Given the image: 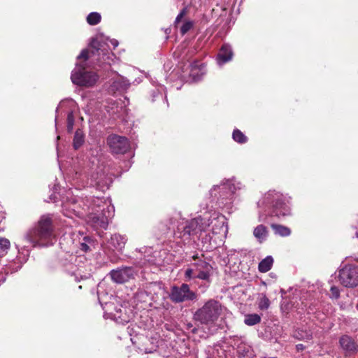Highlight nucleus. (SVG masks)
<instances>
[{"label":"nucleus","mask_w":358,"mask_h":358,"mask_svg":"<svg viewBox=\"0 0 358 358\" xmlns=\"http://www.w3.org/2000/svg\"><path fill=\"white\" fill-rule=\"evenodd\" d=\"M195 273H196V271H195L194 268H187V270L185 271V275H184L185 280L189 281L192 278H196L195 275L196 274H195Z\"/></svg>","instance_id":"28"},{"label":"nucleus","mask_w":358,"mask_h":358,"mask_svg":"<svg viewBox=\"0 0 358 358\" xmlns=\"http://www.w3.org/2000/svg\"><path fill=\"white\" fill-rule=\"evenodd\" d=\"M136 275L135 270L132 267H122L113 270L110 273L113 281L116 283H124L130 279H134Z\"/></svg>","instance_id":"9"},{"label":"nucleus","mask_w":358,"mask_h":358,"mask_svg":"<svg viewBox=\"0 0 358 358\" xmlns=\"http://www.w3.org/2000/svg\"><path fill=\"white\" fill-rule=\"evenodd\" d=\"M87 222L94 227L106 229L108 220L103 213H90L87 216Z\"/></svg>","instance_id":"13"},{"label":"nucleus","mask_w":358,"mask_h":358,"mask_svg":"<svg viewBox=\"0 0 358 358\" xmlns=\"http://www.w3.org/2000/svg\"><path fill=\"white\" fill-rule=\"evenodd\" d=\"M267 234V228L263 224H259L257 227H256L253 231L254 236L260 241H262V239H264L266 238Z\"/></svg>","instance_id":"19"},{"label":"nucleus","mask_w":358,"mask_h":358,"mask_svg":"<svg viewBox=\"0 0 358 358\" xmlns=\"http://www.w3.org/2000/svg\"><path fill=\"white\" fill-rule=\"evenodd\" d=\"M261 316L257 313L248 314L245 316L244 322L248 326H253L260 323Z\"/></svg>","instance_id":"18"},{"label":"nucleus","mask_w":358,"mask_h":358,"mask_svg":"<svg viewBox=\"0 0 358 358\" xmlns=\"http://www.w3.org/2000/svg\"><path fill=\"white\" fill-rule=\"evenodd\" d=\"M294 337L298 338L299 340H307L309 341L312 339L311 334L303 331L302 330H297L294 333Z\"/></svg>","instance_id":"25"},{"label":"nucleus","mask_w":358,"mask_h":358,"mask_svg":"<svg viewBox=\"0 0 358 358\" xmlns=\"http://www.w3.org/2000/svg\"><path fill=\"white\" fill-rule=\"evenodd\" d=\"M71 78L77 85L92 87L96 83L99 77L96 73L86 71L84 65L79 64L72 72Z\"/></svg>","instance_id":"6"},{"label":"nucleus","mask_w":358,"mask_h":358,"mask_svg":"<svg viewBox=\"0 0 358 358\" xmlns=\"http://www.w3.org/2000/svg\"><path fill=\"white\" fill-rule=\"evenodd\" d=\"M126 238L120 234H113L110 241L111 245L117 250H122L126 244Z\"/></svg>","instance_id":"15"},{"label":"nucleus","mask_w":358,"mask_h":358,"mask_svg":"<svg viewBox=\"0 0 358 358\" xmlns=\"http://www.w3.org/2000/svg\"><path fill=\"white\" fill-rule=\"evenodd\" d=\"M100 50H101V52H103V50H101V49H100V50H99V51H100Z\"/></svg>","instance_id":"41"},{"label":"nucleus","mask_w":358,"mask_h":358,"mask_svg":"<svg viewBox=\"0 0 358 358\" xmlns=\"http://www.w3.org/2000/svg\"><path fill=\"white\" fill-rule=\"evenodd\" d=\"M356 221L358 222V216L356 218Z\"/></svg>","instance_id":"39"},{"label":"nucleus","mask_w":358,"mask_h":358,"mask_svg":"<svg viewBox=\"0 0 358 358\" xmlns=\"http://www.w3.org/2000/svg\"><path fill=\"white\" fill-rule=\"evenodd\" d=\"M90 46L92 48V50H83L80 54L78 56V59H83L84 62H86L90 57V55L99 54L100 42L97 39L92 38L90 42Z\"/></svg>","instance_id":"12"},{"label":"nucleus","mask_w":358,"mask_h":358,"mask_svg":"<svg viewBox=\"0 0 358 358\" xmlns=\"http://www.w3.org/2000/svg\"><path fill=\"white\" fill-rule=\"evenodd\" d=\"M273 264V259L271 256H267L262 259L258 265V269L260 273H266L271 270Z\"/></svg>","instance_id":"16"},{"label":"nucleus","mask_w":358,"mask_h":358,"mask_svg":"<svg viewBox=\"0 0 358 358\" xmlns=\"http://www.w3.org/2000/svg\"><path fill=\"white\" fill-rule=\"evenodd\" d=\"M26 237L34 247H45L53 244L55 227L50 215H42L36 225L31 228Z\"/></svg>","instance_id":"1"},{"label":"nucleus","mask_w":358,"mask_h":358,"mask_svg":"<svg viewBox=\"0 0 358 358\" xmlns=\"http://www.w3.org/2000/svg\"><path fill=\"white\" fill-rule=\"evenodd\" d=\"M170 299L174 303H182L187 301L196 300L197 294L190 289L187 284L183 283L180 287H172L170 293Z\"/></svg>","instance_id":"7"},{"label":"nucleus","mask_w":358,"mask_h":358,"mask_svg":"<svg viewBox=\"0 0 358 358\" xmlns=\"http://www.w3.org/2000/svg\"><path fill=\"white\" fill-rule=\"evenodd\" d=\"M194 27V22L192 20H186L181 26L180 31L181 35L184 36Z\"/></svg>","instance_id":"26"},{"label":"nucleus","mask_w":358,"mask_h":358,"mask_svg":"<svg viewBox=\"0 0 358 358\" xmlns=\"http://www.w3.org/2000/svg\"><path fill=\"white\" fill-rule=\"evenodd\" d=\"M101 16L99 13H90L87 17V22L90 25H96L101 22Z\"/></svg>","instance_id":"22"},{"label":"nucleus","mask_w":358,"mask_h":358,"mask_svg":"<svg viewBox=\"0 0 358 358\" xmlns=\"http://www.w3.org/2000/svg\"><path fill=\"white\" fill-rule=\"evenodd\" d=\"M170 229V227L169 226L166 227V231H169Z\"/></svg>","instance_id":"37"},{"label":"nucleus","mask_w":358,"mask_h":358,"mask_svg":"<svg viewBox=\"0 0 358 358\" xmlns=\"http://www.w3.org/2000/svg\"><path fill=\"white\" fill-rule=\"evenodd\" d=\"M213 233H214V234H217V231H215V229H213Z\"/></svg>","instance_id":"38"},{"label":"nucleus","mask_w":358,"mask_h":358,"mask_svg":"<svg viewBox=\"0 0 358 358\" xmlns=\"http://www.w3.org/2000/svg\"><path fill=\"white\" fill-rule=\"evenodd\" d=\"M67 130L71 132L74 124V117L72 113H69L67 115Z\"/></svg>","instance_id":"29"},{"label":"nucleus","mask_w":358,"mask_h":358,"mask_svg":"<svg viewBox=\"0 0 358 358\" xmlns=\"http://www.w3.org/2000/svg\"><path fill=\"white\" fill-rule=\"evenodd\" d=\"M338 279L339 282L347 288H355L358 286V266L348 264L338 270Z\"/></svg>","instance_id":"5"},{"label":"nucleus","mask_w":358,"mask_h":358,"mask_svg":"<svg viewBox=\"0 0 358 358\" xmlns=\"http://www.w3.org/2000/svg\"><path fill=\"white\" fill-rule=\"evenodd\" d=\"M271 227L275 234L281 236H288L291 234V229L285 226L277 224H272Z\"/></svg>","instance_id":"17"},{"label":"nucleus","mask_w":358,"mask_h":358,"mask_svg":"<svg viewBox=\"0 0 358 358\" xmlns=\"http://www.w3.org/2000/svg\"><path fill=\"white\" fill-rule=\"evenodd\" d=\"M234 55L231 46L228 44H224L217 55V58L221 63L229 62Z\"/></svg>","instance_id":"14"},{"label":"nucleus","mask_w":358,"mask_h":358,"mask_svg":"<svg viewBox=\"0 0 358 358\" xmlns=\"http://www.w3.org/2000/svg\"><path fill=\"white\" fill-rule=\"evenodd\" d=\"M171 32V29L170 28H168L166 29V34H169Z\"/></svg>","instance_id":"35"},{"label":"nucleus","mask_w":358,"mask_h":358,"mask_svg":"<svg viewBox=\"0 0 358 358\" xmlns=\"http://www.w3.org/2000/svg\"><path fill=\"white\" fill-rule=\"evenodd\" d=\"M173 224V220H172V219H170V220H169V224Z\"/></svg>","instance_id":"36"},{"label":"nucleus","mask_w":358,"mask_h":358,"mask_svg":"<svg viewBox=\"0 0 358 358\" xmlns=\"http://www.w3.org/2000/svg\"><path fill=\"white\" fill-rule=\"evenodd\" d=\"M10 248V241L4 238H0V256H3L7 253Z\"/></svg>","instance_id":"23"},{"label":"nucleus","mask_w":358,"mask_h":358,"mask_svg":"<svg viewBox=\"0 0 358 358\" xmlns=\"http://www.w3.org/2000/svg\"><path fill=\"white\" fill-rule=\"evenodd\" d=\"M202 66H203V64H200L199 61L194 60L190 64L191 71H193L195 69H201Z\"/></svg>","instance_id":"31"},{"label":"nucleus","mask_w":358,"mask_h":358,"mask_svg":"<svg viewBox=\"0 0 358 358\" xmlns=\"http://www.w3.org/2000/svg\"><path fill=\"white\" fill-rule=\"evenodd\" d=\"M282 195L275 191L270 190L264 196L266 202L273 203L272 216L278 218L285 217L291 215L290 208L282 200Z\"/></svg>","instance_id":"4"},{"label":"nucleus","mask_w":358,"mask_h":358,"mask_svg":"<svg viewBox=\"0 0 358 358\" xmlns=\"http://www.w3.org/2000/svg\"><path fill=\"white\" fill-rule=\"evenodd\" d=\"M192 259H194V260H195V261L198 262V261H199V259H201L199 257V255H198V254H196V255H193V256H192Z\"/></svg>","instance_id":"34"},{"label":"nucleus","mask_w":358,"mask_h":358,"mask_svg":"<svg viewBox=\"0 0 358 358\" xmlns=\"http://www.w3.org/2000/svg\"><path fill=\"white\" fill-rule=\"evenodd\" d=\"M107 144L113 154L123 155L130 149L128 138L117 134L109 135L107 138Z\"/></svg>","instance_id":"8"},{"label":"nucleus","mask_w":358,"mask_h":358,"mask_svg":"<svg viewBox=\"0 0 358 358\" xmlns=\"http://www.w3.org/2000/svg\"><path fill=\"white\" fill-rule=\"evenodd\" d=\"M357 308L358 309V303L357 304Z\"/></svg>","instance_id":"40"},{"label":"nucleus","mask_w":358,"mask_h":358,"mask_svg":"<svg viewBox=\"0 0 358 358\" xmlns=\"http://www.w3.org/2000/svg\"><path fill=\"white\" fill-rule=\"evenodd\" d=\"M84 143V135L81 131L77 130L75 133L73 145L74 149L78 150Z\"/></svg>","instance_id":"21"},{"label":"nucleus","mask_w":358,"mask_h":358,"mask_svg":"<svg viewBox=\"0 0 358 358\" xmlns=\"http://www.w3.org/2000/svg\"><path fill=\"white\" fill-rule=\"evenodd\" d=\"M197 274L195 278L210 282V278L213 272V266L203 259H199L198 262L192 264Z\"/></svg>","instance_id":"11"},{"label":"nucleus","mask_w":358,"mask_h":358,"mask_svg":"<svg viewBox=\"0 0 358 358\" xmlns=\"http://www.w3.org/2000/svg\"><path fill=\"white\" fill-rule=\"evenodd\" d=\"M188 12H189V10H188V8L187 6L184 7L180 10V12L177 15V17H176V20L174 21V26L176 27H177L178 24L181 22L182 19L188 13Z\"/></svg>","instance_id":"27"},{"label":"nucleus","mask_w":358,"mask_h":358,"mask_svg":"<svg viewBox=\"0 0 358 358\" xmlns=\"http://www.w3.org/2000/svg\"><path fill=\"white\" fill-rule=\"evenodd\" d=\"M270 306V301L268 298L263 294L262 296L259 299L258 303V307L260 310H267Z\"/></svg>","instance_id":"24"},{"label":"nucleus","mask_w":358,"mask_h":358,"mask_svg":"<svg viewBox=\"0 0 358 358\" xmlns=\"http://www.w3.org/2000/svg\"><path fill=\"white\" fill-rule=\"evenodd\" d=\"M232 138L238 143L243 144L248 142V137L238 129L233 131Z\"/></svg>","instance_id":"20"},{"label":"nucleus","mask_w":358,"mask_h":358,"mask_svg":"<svg viewBox=\"0 0 358 358\" xmlns=\"http://www.w3.org/2000/svg\"><path fill=\"white\" fill-rule=\"evenodd\" d=\"M80 250L87 252V251H89L90 249V247L89 245L85 243H82L80 244Z\"/></svg>","instance_id":"32"},{"label":"nucleus","mask_w":358,"mask_h":358,"mask_svg":"<svg viewBox=\"0 0 358 358\" xmlns=\"http://www.w3.org/2000/svg\"><path fill=\"white\" fill-rule=\"evenodd\" d=\"M339 345L343 351L345 357L356 355L358 352V344L352 337L344 334L339 338Z\"/></svg>","instance_id":"10"},{"label":"nucleus","mask_w":358,"mask_h":358,"mask_svg":"<svg viewBox=\"0 0 358 358\" xmlns=\"http://www.w3.org/2000/svg\"><path fill=\"white\" fill-rule=\"evenodd\" d=\"M296 348L297 351H302L305 349V346L303 344H298Z\"/></svg>","instance_id":"33"},{"label":"nucleus","mask_w":358,"mask_h":358,"mask_svg":"<svg viewBox=\"0 0 358 358\" xmlns=\"http://www.w3.org/2000/svg\"><path fill=\"white\" fill-rule=\"evenodd\" d=\"M331 296L334 299H338L340 296V291L336 286H332L330 289Z\"/></svg>","instance_id":"30"},{"label":"nucleus","mask_w":358,"mask_h":358,"mask_svg":"<svg viewBox=\"0 0 358 358\" xmlns=\"http://www.w3.org/2000/svg\"><path fill=\"white\" fill-rule=\"evenodd\" d=\"M223 312L221 303L215 299H209L194 314L193 318L201 324L213 325Z\"/></svg>","instance_id":"3"},{"label":"nucleus","mask_w":358,"mask_h":358,"mask_svg":"<svg viewBox=\"0 0 358 358\" xmlns=\"http://www.w3.org/2000/svg\"><path fill=\"white\" fill-rule=\"evenodd\" d=\"M212 223L210 218L197 217L180 222L174 231L176 237L189 241L192 236H200L206 231Z\"/></svg>","instance_id":"2"}]
</instances>
